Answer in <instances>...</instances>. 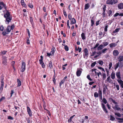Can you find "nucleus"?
Listing matches in <instances>:
<instances>
[{
  "mask_svg": "<svg viewBox=\"0 0 123 123\" xmlns=\"http://www.w3.org/2000/svg\"><path fill=\"white\" fill-rule=\"evenodd\" d=\"M27 112L30 117H31L32 115L30 107L28 106L27 107Z\"/></svg>",
  "mask_w": 123,
  "mask_h": 123,
  "instance_id": "6e6552de",
  "label": "nucleus"
},
{
  "mask_svg": "<svg viewBox=\"0 0 123 123\" xmlns=\"http://www.w3.org/2000/svg\"><path fill=\"white\" fill-rule=\"evenodd\" d=\"M108 50L107 48H105L103 49L101 51L102 53H105L106 52V51Z\"/></svg>",
  "mask_w": 123,
  "mask_h": 123,
  "instance_id": "58836bf2",
  "label": "nucleus"
},
{
  "mask_svg": "<svg viewBox=\"0 0 123 123\" xmlns=\"http://www.w3.org/2000/svg\"><path fill=\"white\" fill-rule=\"evenodd\" d=\"M65 81H64V80H62L61 82L60 83V87H61V85Z\"/></svg>",
  "mask_w": 123,
  "mask_h": 123,
  "instance_id": "37998d69",
  "label": "nucleus"
},
{
  "mask_svg": "<svg viewBox=\"0 0 123 123\" xmlns=\"http://www.w3.org/2000/svg\"><path fill=\"white\" fill-rule=\"evenodd\" d=\"M108 25H106V26L105 27L104 30L105 31V32L107 31V28H108Z\"/></svg>",
  "mask_w": 123,
  "mask_h": 123,
  "instance_id": "bf43d9fd",
  "label": "nucleus"
},
{
  "mask_svg": "<svg viewBox=\"0 0 123 123\" xmlns=\"http://www.w3.org/2000/svg\"><path fill=\"white\" fill-rule=\"evenodd\" d=\"M119 53L117 50H114L113 52V55L115 56H117L119 54Z\"/></svg>",
  "mask_w": 123,
  "mask_h": 123,
  "instance_id": "9b49d317",
  "label": "nucleus"
},
{
  "mask_svg": "<svg viewBox=\"0 0 123 123\" xmlns=\"http://www.w3.org/2000/svg\"><path fill=\"white\" fill-rule=\"evenodd\" d=\"M20 3L21 5L23 6L24 7H26V5L24 0H21V1Z\"/></svg>",
  "mask_w": 123,
  "mask_h": 123,
  "instance_id": "a211bd4d",
  "label": "nucleus"
},
{
  "mask_svg": "<svg viewBox=\"0 0 123 123\" xmlns=\"http://www.w3.org/2000/svg\"><path fill=\"white\" fill-rule=\"evenodd\" d=\"M118 59L119 62H121L123 61V56L122 55L119 56Z\"/></svg>",
  "mask_w": 123,
  "mask_h": 123,
  "instance_id": "2eb2a0df",
  "label": "nucleus"
},
{
  "mask_svg": "<svg viewBox=\"0 0 123 123\" xmlns=\"http://www.w3.org/2000/svg\"><path fill=\"white\" fill-rule=\"evenodd\" d=\"M119 28H117L115 30L113 31V33H116L119 31Z\"/></svg>",
  "mask_w": 123,
  "mask_h": 123,
  "instance_id": "a19ab883",
  "label": "nucleus"
},
{
  "mask_svg": "<svg viewBox=\"0 0 123 123\" xmlns=\"http://www.w3.org/2000/svg\"><path fill=\"white\" fill-rule=\"evenodd\" d=\"M4 17L6 19L5 22L6 24H9L12 19V16L11 15L10 12L8 10L4 14Z\"/></svg>",
  "mask_w": 123,
  "mask_h": 123,
  "instance_id": "f257e3e1",
  "label": "nucleus"
},
{
  "mask_svg": "<svg viewBox=\"0 0 123 123\" xmlns=\"http://www.w3.org/2000/svg\"><path fill=\"white\" fill-rule=\"evenodd\" d=\"M104 48V46L103 45L101 44L98 47L97 50H99L102 49Z\"/></svg>",
  "mask_w": 123,
  "mask_h": 123,
  "instance_id": "5701e85b",
  "label": "nucleus"
},
{
  "mask_svg": "<svg viewBox=\"0 0 123 123\" xmlns=\"http://www.w3.org/2000/svg\"><path fill=\"white\" fill-rule=\"evenodd\" d=\"M117 90H119V86L118 85H117L115 86Z\"/></svg>",
  "mask_w": 123,
  "mask_h": 123,
  "instance_id": "6e6d98bb",
  "label": "nucleus"
},
{
  "mask_svg": "<svg viewBox=\"0 0 123 123\" xmlns=\"http://www.w3.org/2000/svg\"><path fill=\"white\" fill-rule=\"evenodd\" d=\"M81 37L82 38L83 40H84L86 39V37L85 36V34L84 33H82L81 34Z\"/></svg>",
  "mask_w": 123,
  "mask_h": 123,
  "instance_id": "7c9ffc66",
  "label": "nucleus"
},
{
  "mask_svg": "<svg viewBox=\"0 0 123 123\" xmlns=\"http://www.w3.org/2000/svg\"><path fill=\"white\" fill-rule=\"evenodd\" d=\"M11 28L10 26H8L6 29V31L7 33V34L8 33L11 31Z\"/></svg>",
  "mask_w": 123,
  "mask_h": 123,
  "instance_id": "f3484780",
  "label": "nucleus"
},
{
  "mask_svg": "<svg viewBox=\"0 0 123 123\" xmlns=\"http://www.w3.org/2000/svg\"><path fill=\"white\" fill-rule=\"evenodd\" d=\"M115 119L114 117H113L111 115L110 116V120L111 121H113Z\"/></svg>",
  "mask_w": 123,
  "mask_h": 123,
  "instance_id": "a18cd8bd",
  "label": "nucleus"
},
{
  "mask_svg": "<svg viewBox=\"0 0 123 123\" xmlns=\"http://www.w3.org/2000/svg\"><path fill=\"white\" fill-rule=\"evenodd\" d=\"M76 23V20L74 18H73L72 19L71 21V22L70 23L71 25H73L75 24Z\"/></svg>",
  "mask_w": 123,
  "mask_h": 123,
  "instance_id": "412c9836",
  "label": "nucleus"
},
{
  "mask_svg": "<svg viewBox=\"0 0 123 123\" xmlns=\"http://www.w3.org/2000/svg\"><path fill=\"white\" fill-rule=\"evenodd\" d=\"M119 15L120 16H123V13H121L120 14H119L118 13H117L114 15V17H116Z\"/></svg>",
  "mask_w": 123,
  "mask_h": 123,
  "instance_id": "a878e982",
  "label": "nucleus"
},
{
  "mask_svg": "<svg viewBox=\"0 0 123 123\" xmlns=\"http://www.w3.org/2000/svg\"><path fill=\"white\" fill-rule=\"evenodd\" d=\"M75 116V115H73L72 117H70V118L68 120V122H70L72 121V119Z\"/></svg>",
  "mask_w": 123,
  "mask_h": 123,
  "instance_id": "f704fd0d",
  "label": "nucleus"
},
{
  "mask_svg": "<svg viewBox=\"0 0 123 123\" xmlns=\"http://www.w3.org/2000/svg\"><path fill=\"white\" fill-rule=\"evenodd\" d=\"M112 62H110L109 63V69H111V68L112 66Z\"/></svg>",
  "mask_w": 123,
  "mask_h": 123,
  "instance_id": "de8ad7c7",
  "label": "nucleus"
},
{
  "mask_svg": "<svg viewBox=\"0 0 123 123\" xmlns=\"http://www.w3.org/2000/svg\"><path fill=\"white\" fill-rule=\"evenodd\" d=\"M98 93L99 98L101 100H102V92L101 90H99L98 91Z\"/></svg>",
  "mask_w": 123,
  "mask_h": 123,
  "instance_id": "4468645a",
  "label": "nucleus"
},
{
  "mask_svg": "<svg viewBox=\"0 0 123 123\" xmlns=\"http://www.w3.org/2000/svg\"><path fill=\"white\" fill-rule=\"evenodd\" d=\"M55 49V47H53L52 48L51 50V51L50 52V53L52 55H53L54 54V53H55V50L54 49Z\"/></svg>",
  "mask_w": 123,
  "mask_h": 123,
  "instance_id": "cd10ccee",
  "label": "nucleus"
},
{
  "mask_svg": "<svg viewBox=\"0 0 123 123\" xmlns=\"http://www.w3.org/2000/svg\"><path fill=\"white\" fill-rule=\"evenodd\" d=\"M117 82L120 85L121 87L123 89V81L122 80H118Z\"/></svg>",
  "mask_w": 123,
  "mask_h": 123,
  "instance_id": "ddd939ff",
  "label": "nucleus"
},
{
  "mask_svg": "<svg viewBox=\"0 0 123 123\" xmlns=\"http://www.w3.org/2000/svg\"><path fill=\"white\" fill-rule=\"evenodd\" d=\"M0 5L2 6H3L5 10H6L7 7L5 4H4L3 2H0Z\"/></svg>",
  "mask_w": 123,
  "mask_h": 123,
  "instance_id": "4be33fe9",
  "label": "nucleus"
},
{
  "mask_svg": "<svg viewBox=\"0 0 123 123\" xmlns=\"http://www.w3.org/2000/svg\"><path fill=\"white\" fill-rule=\"evenodd\" d=\"M17 82L18 83V86H20L21 84V82L18 79H17Z\"/></svg>",
  "mask_w": 123,
  "mask_h": 123,
  "instance_id": "c9c22d12",
  "label": "nucleus"
},
{
  "mask_svg": "<svg viewBox=\"0 0 123 123\" xmlns=\"http://www.w3.org/2000/svg\"><path fill=\"white\" fill-rule=\"evenodd\" d=\"M103 77V80H104L106 78V74L105 73H103L102 74Z\"/></svg>",
  "mask_w": 123,
  "mask_h": 123,
  "instance_id": "864d4df0",
  "label": "nucleus"
},
{
  "mask_svg": "<svg viewBox=\"0 0 123 123\" xmlns=\"http://www.w3.org/2000/svg\"><path fill=\"white\" fill-rule=\"evenodd\" d=\"M110 99L111 101H112L113 103L114 104H117V102H116L115 101V100H114L112 98H110Z\"/></svg>",
  "mask_w": 123,
  "mask_h": 123,
  "instance_id": "72a5a7b5",
  "label": "nucleus"
},
{
  "mask_svg": "<svg viewBox=\"0 0 123 123\" xmlns=\"http://www.w3.org/2000/svg\"><path fill=\"white\" fill-rule=\"evenodd\" d=\"M96 52L95 51H94L92 53L91 55V56H93L95 54H96Z\"/></svg>",
  "mask_w": 123,
  "mask_h": 123,
  "instance_id": "69168bd1",
  "label": "nucleus"
},
{
  "mask_svg": "<svg viewBox=\"0 0 123 123\" xmlns=\"http://www.w3.org/2000/svg\"><path fill=\"white\" fill-rule=\"evenodd\" d=\"M64 49H65L67 51H68L69 50L68 47V46L67 45H65V46Z\"/></svg>",
  "mask_w": 123,
  "mask_h": 123,
  "instance_id": "13d9d810",
  "label": "nucleus"
},
{
  "mask_svg": "<svg viewBox=\"0 0 123 123\" xmlns=\"http://www.w3.org/2000/svg\"><path fill=\"white\" fill-rule=\"evenodd\" d=\"M116 76L117 77V81L118 80H121V75L120 72L119 71L117 72L116 73Z\"/></svg>",
  "mask_w": 123,
  "mask_h": 123,
  "instance_id": "0eeeda50",
  "label": "nucleus"
},
{
  "mask_svg": "<svg viewBox=\"0 0 123 123\" xmlns=\"http://www.w3.org/2000/svg\"><path fill=\"white\" fill-rule=\"evenodd\" d=\"M103 92L104 94H105L106 93V89L105 87H104L103 88Z\"/></svg>",
  "mask_w": 123,
  "mask_h": 123,
  "instance_id": "338daca9",
  "label": "nucleus"
},
{
  "mask_svg": "<svg viewBox=\"0 0 123 123\" xmlns=\"http://www.w3.org/2000/svg\"><path fill=\"white\" fill-rule=\"evenodd\" d=\"M87 78L90 81H92V79L90 78L89 75H88L87 76Z\"/></svg>",
  "mask_w": 123,
  "mask_h": 123,
  "instance_id": "8fccbe9b",
  "label": "nucleus"
},
{
  "mask_svg": "<svg viewBox=\"0 0 123 123\" xmlns=\"http://www.w3.org/2000/svg\"><path fill=\"white\" fill-rule=\"evenodd\" d=\"M30 20L31 22V24L32 25V26H33V20L32 19V18L31 17L30 18Z\"/></svg>",
  "mask_w": 123,
  "mask_h": 123,
  "instance_id": "e433bc0d",
  "label": "nucleus"
},
{
  "mask_svg": "<svg viewBox=\"0 0 123 123\" xmlns=\"http://www.w3.org/2000/svg\"><path fill=\"white\" fill-rule=\"evenodd\" d=\"M101 106L104 111L105 112V113H107L108 112V111H107L106 107H105V105L103 103H102L101 104Z\"/></svg>",
  "mask_w": 123,
  "mask_h": 123,
  "instance_id": "f8f14e48",
  "label": "nucleus"
},
{
  "mask_svg": "<svg viewBox=\"0 0 123 123\" xmlns=\"http://www.w3.org/2000/svg\"><path fill=\"white\" fill-rule=\"evenodd\" d=\"M69 19L71 20L72 19V16L71 14H69L68 15Z\"/></svg>",
  "mask_w": 123,
  "mask_h": 123,
  "instance_id": "774afa93",
  "label": "nucleus"
},
{
  "mask_svg": "<svg viewBox=\"0 0 123 123\" xmlns=\"http://www.w3.org/2000/svg\"><path fill=\"white\" fill-rule=\"evenodd\" d=\"M107 81V82L109 83H112V80L111 79L110 77L109 76L107 78V79L105 81Z\"/></svg>",
  "mask_w": 123,
  "mask_h": 123,
  "instance_id": "aec40b11",
  "label": "nucleus"
},
{
  "mask_svg": "<svg viewBox=\"0 0 123 123\" xmlns=\"http://www.w3.org/2000/svg\"><path fill=\"white\" fill-rule=\"evenodd\" d=\"M25 66L26 64L25 63L23 62H22V65L21 68V71L22 72H24L25 70Z\"/></svg>",
  "mask_w": 123,
  "mask_h": 123,
  "instance_id": "423d86ee",
  "label": "nucleus"
},
{
  "mask_svg": "<svg viewBox=\"0 0 123 123\" xmlns=\"http://www.w3.org/2000/svg\"><path fill=\"white\" fill-rule=\"evenodd\" d=\"M115 115L119 117H120L121 116V114L120 113H115Z\"/></svg>",
  "mask_w": 123,
  "mask_h": 123,
  "instance_id": "3c124183",
  "label": "nucleus"
},
{
  "mask_svg": "<svg viewBox=\"0 0 123 123\" xmlns=\"http://www.w3.org/2000/svg\"><path fill=\"white\" fill-rule=\"evenodd\" d=\"M103 44L104 46L105 47L109 43L107 42H106L103 43Z\"/></svg>",
  "mask_w": 123,
  "mask_h": 123,
  "instance_id": "49530a36",
  "label": "nucleus"
},
{
  "mask_svg": "<svg viewBox=\"0 0 123 123\" xmlns=\"http://www.w3.org/2000/svg\"><path fill=\"white\" fill-rule=\"evenodd\" d=\"M82 70L81 68H78L76 72V75L77 76L79 77L80 76Z\"/></svg>",
  "mask_w": 123,
  "mask_h": 123,
  "instance_id": "20e7f679",
  "label": "nucleus"
},
{
  "mask_svg": "<svg viewBox=\"0 0 123 123\" xmlns=\"http://www.w3.org/2000/svg\"><path fill=\"white\" fill-rule=\"evenodd\" d=\"M69 21L68 20L67 22V25L68 26V29H70V27L69 25Z\"/></svg>",
  "mask_w": 123,
  "mask_h": 123,
  "instance_id": "79ce46f5",
  "label": "nucleus"
},
{
  "mask_svg": "<svg viewBox=\"0 0 123 123\" xmlns=\"http://www.w3.org/2000/svg\"><path fill=\"white\" fill-rule=\"evenodd\" d=\"M117 104H115L114 105H113L112 106V108L115 110H120V108L117 105Z\"/></svg>",
  "mask_w": 123,
  "mask_h": 123,
  "instance_id": "1a4fd4ad",
  "label": "nucleus"
},
{
  "mask_svg": "<svg viewBox=\"0 0 123 123\" xmlns=\"http://www.w3.org/2000/svg\"><path fill=\"white\" fill-rule=\"evenodd\" d=\"M49 67L50 68H53V65L52 63V62L51 61H50L49 62Z\"/></svg>",
  "mask_w": 123,
  "mask_h": 123,
  "instance_id": "2f4dec72",
  "label": "nucleus"
},
{
  "mask_svg": "<svg viewBox=\"0 0 123 123\" xmlns=\"http://www.w3.org/2000/svg\"><path fill=\"white\" fill-rule=\"evenodd\" d=\"M117 45V44L114 43H111L109 45L110 48H112L115 47Z\"/></svg>",
  "mask_w": 123,
  "mask_h": 123,
  "instance_id": "9d476101",
  "label": "nucleus"
},
{
  "mask_svg": "<svg viewBox=\"0 0 123 123\" xmlns=\"http://www.w3.org/2000/svg\"><path fill=\"white\" fill-rule=\"evenodd\" d=\"M99 45V43H96V45L94 47L93 49H95L97 47H98V46Z\"/></svg>",
  "mask_w": 123,
  "mask_h": 123,
  "instance_id": "603ef678",
  "label": "nucleus"
},
{
  "mask_svg": "<svg viewBox=\"0 0 123 123\" xmlns=\"http://www.w3.org/2000/svg\"><path fill=\"white\" fill-rule=\"evenodd\" d=\"M84 53L83 55L84 58L85 59H87L88 56V51L86 48L84 49L83 50Z\"/></svg>",
  "mask_w": 123,
  "mask_h": 123,
  "instance_id": "7ed1b4c3",
  "label": "nucleus"
},
{
  "mask_svg": "<svg viewBox=\"0 0 123 123\" xmlns=\"http://www.w3.org/2000/svg\"><path fill=\"white\" fill-rule=\"evenodd\" d=\"M5 97H3L0 99V102L2 101L3 100L5 99Z\"/></svg>",
  "mask_w": 123,
  "mask_h": 123,
  "instance_id": "052dcab7",
  "label": "nucleus"
},
{
  "mask_svg": "<svg viewBox=\"0 0 123 123\" xmlns=\"http://www.w3.org/2000/svg\"><path fill=\"white\" fill-rule=\"evenodd\" d=\"M117 119L119 120L118 121L119 123H123V118H118Z\"/></svg>",
  "mask_w": 123,
  "mask_h": 123,
  "instance_id": "bb28decb",
  "label": "nucleus"
},
{
  "mask_svg": "<svg viewBox=\"0 0 123 123\" xmlns=\"http://www.w3.org/2000/svg\"><path fill=\"white\" fill-rule=\"evenodd\" d=\"M119 62H118L114 66V67L115 69V70H116L118 67L119 66Z\"/></svg>",
  "mask_w": 123,
  "mask_h": 123,
  "instance_id": "c756f323",
  "label": "nucleus"
},
{
  "mask_svg": "<svg viewBox=\"0 0 123 123\" xmlns=\"http://www.w3.org/2000/svg\"><path fill=\"white\" fill-rule=\"evenodd\" d=\"M4 86V85H1V86L0 87V93L2 92L3 89V87Z\"/></svg>",
  "mask_w": 123,
  "mask_h": 123,
  "instance_id": "c03bdc74",
  "label": "nucleus"
},
{
  "mask_svg": "<svg viewBox=\"0 0 123 123\" xmlns=\"http://www.w3.org/2000/svg\"><path fill=\"white\" fill-rule=\"evenodd\" d=\"M118 7L119 9H123V4L122 3L119 4L118 5Z\"/></svg>",
  "mask_w": 123,
  "mask_h": 123,
  "instance_id": "6ab92c4d",
  "label": "nucleus"
},
{
  "mask_svg": "<svg viewBox=\"0 0 123 123\" xmlns=\"http://www.w3.org/2000/svg\"><path fill=\"white\" fill-rule=\"evenodd\" d=\"M111 78L113 79H114L115 78V74L114 73L112 72L111 75Z\"/></svg>",
  "mask_w": 123,
  "mask_h": 123,
  "instance_id": "b1692460",
  "label": "nucleus"
},
{
  "mask_svg": "<svg viewBox=\"0 0 123 123\" xmlns=\"http://www.w3.org/2000/svg\"><path fill=\"white\" fill-rule=\"evenodd\" d=\"M107 13L109 16H111L113 13L111 10H109L108 11Z\"/></svg>",
  "mask_w": 123,
  "mask_h": 123,
  "instance_id": "dca6fc26",
  "label": "nucleus"
},
{
  "mask_svg": "<svg viewBox=\"0 0 123 123\" xmlns=\"http://www.w3.org/2000/svg\"><path fill=\"white\" fill-rule=\"evenodd\" d=\"M96 62H94L92 63L91 65V67H93L94 66H95V65L96 64Z\"/></svg>",
  "mask_w": 123,
  "mask_h": 123,
  "instance_id": "5fc2aeb1",
  "label": "nucleus"
},
{
  "mask_svg": "<svg viewBox=\"0 0 123 123\" xmlns=\"http://www.w3.org/2000/svg\"><path fill=\"white\" fill-rule=\"evenodd\" d=\"M102 101L105 104H106L107 102V100L105 98H103Z\"/></svg>",
  "mask_w": 123,
  "mask_h": 123,
  "instance_id": "4c0bfd02",
  "label": "nucleus"
},
{
  "mask_svg": "<svg viewBox=\"0 0 123 123\" xmlns=\"http://www.w3.org/2000/svg\"><path fill=\"white\" fill-rule=\"evenodd\" d=\"M94 20H91V26H93L94 24Z\"/></svg>",
  "mask_w": 123,
  "mask_h": 123,
  "instance_id": "680f3d73",
  "label": "nucleus"
},
{
  "mask_svg": "<svg viewBox=\"0 0 123 123\" xmlns=\"http://www.w3.org/2000/svg\"><path fill=\"white\" fill-rule=\"evenodd\" d=\"M106 5H104L103 7V15H105V10L106 9Z\"/></svg>",
  "mask_w": 123,
  "mask_h": 123,
  "instance_id": "393cba45",
  "label": "nucleus"
},
{
  "mask_svg": "<svg viewBox=\"0 0 123 123\" xmlns=\"http://www.w3.org/2000/svg\"><path fill=\"white\" fill-rule=\"evenodd\" d=\"M7 118L8 119H10L11 120H13V118L11 116H8Z\"/></svg>",
  "mask_w": 123,
  "mask_h": 123,
  "instance_id": "0e129e2a",
  "label": "nucleus"
},
{
  "mask_svg": "<svg viewBox=\"0 0 123 123\" xmlns=\"http://www.w3.org/2000/svg\"><path fill=\"white\" fill-rule=\"evenodd\" d=\"M6 52L7 51H1L0 53V55H4L6 54Z\"/></svg>",
  "mask_w": 123,
  "mask_h": 123,
  "instance_id": "473e14b6",
  "label": "nucleus"
},
{
  "mask_svg": "<svg viewBox=\"0 0 123 123\" xmlns=\"http://www.w3.org/2000/svg\"><path fill=\"white\" fill-rule=\"evenodd\" d=\"M53 81L54 82V84H56V80L55 79V78L54 76L53 77Z\"/></svg>",
  "mask_w": 123,
  "mask_h": 123,
  "instance_id": "09e8293b",
  "label": "nucleus"
},
{
  "mask_svg": "<svg viewBox=\"0 0 123 123\" xmlns=\"http://www.w3.org/2000/svg\"><path fill=\"white\" fill-rule=\"evenodd\" d=\"M28 5L31 8H33V6L32 4H29Z\"/></svg>",
  "mask_w": 123,
  "mask_h": 123,
  "instance_id": "4d7b16f0",
  "label": "nucleus"
},
{
  "mask_svg": "<svg viewBox=\"0 0 123 123\" xmlns=\"http://www.w3.org/2000/svg\"><path fill=\"white\" fill-rule=\"evenodd\" d=\"M4 27L3 26H0V30L1 31H3L4 30Z\"/></svg>",
  "mask_w": 123,
  "mask_h": 123,
  "instance_id": "e2e57ef3",
  "label": "nucleus"
},
{
  "mask_svg": "<svg viewBox=\"0 0 123 123\" xmlns=\"http://www.w3.org/2000/svg\"><path fill=\"white\" fill-rule=\"evenodd\" d=\"M89 4L88 3L86 4L85 6L84 9L85 10H86L88 9L89 7Z\"/></svg>",
  "mask_w": 123,
  "mask_h": 123,
  "instance_id": "c85d7f7f",
  "label": "nucleus"
},
{
  "mask_svg": "<svg viewBox=\"0 0 123 123\" xmlns=\"http://www.w3.org/2000/svg\"><path fill=\"white\" fill-rule=\"evenodd\" d=\"M7 62V57L5 56H3L2 58V63L4 65H6Z\"/></svg>",
  "mask_w": 123,
  "mask_h": 123,
  "instance_id": "39448f33",
  "label": "nucleus"
},
{
  "mask_svg": "<svg viewBox=\"0 0 123 123\" xmlns=\"http://www.w3.org/2000/svg\"><path fill=\"white\" fill-rule=\"evenodd\" d=\"M98 94L97 92H95L94 93V96L95 98H97L98 97Z\"/></svg>",
  "mask_w": 123,
  "mask_h": 123,
  "instance_id": "ea45409f",
  "label": "nucleus"
},
{
  "mask_svg": "<svg viewBox=\"0 0 123 123\" xmlns=\"http://www.w3.org/2000/svg\"><path fill=\"white\" fill-rule=\"evenodd\" d=\"M117 0H107L106 4L109 5H113L117 3Z\"/></svg>",
  "mask_w": 123,
  "mask_h": 123,
  "instance_id": "f03ea898",
  "label": "nucleus"
}]
</instances>
